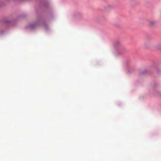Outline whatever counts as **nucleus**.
Instances as JSON below:
<instances>
[{"instance_id": "obj_1", "label": "nucleus", "mask_w": 161, "mask_h": 161, "mask_svg": "<svg viewBox=\"0 0 161 161\" xmlns=\"http://www.w3.org/2000/svg\"><path fill=\"white\" fill-rule=\"evenodd\" d=\"M155 23V22L153 21H150L149 22V25H153Z\"/></svg>"}]
</instances>
